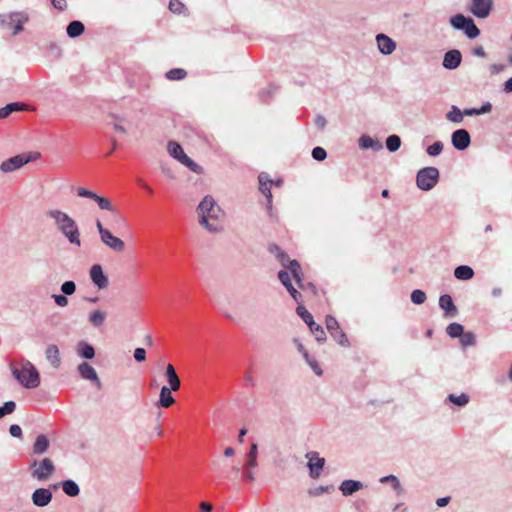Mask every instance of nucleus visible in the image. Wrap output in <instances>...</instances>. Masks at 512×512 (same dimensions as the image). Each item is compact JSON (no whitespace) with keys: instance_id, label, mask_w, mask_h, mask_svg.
Returning <instances> with one entry per match:
<instances>
[{"instance_id":"obj_1","label":"nucleus","mask_w":512,"mask_h":512,"mask_svg":"<svg viewBox=\"0 0 512 512\" xmlns=\"http://www.w3.org/2000/svg\"><path fill=\"white\" fill-rule=\"evenodd\" d=\"M46 215L55 221L59 231L68 239V241L76 246H81L80 232L74 219L67 213L60 210H49Z\"/></svg>"},{"instance_id":"obj_2","label":"nucleus","mask_w":512,"mask_h":512,"mask_svg":"<svg viewBox=\"0 0 512 512\" xmlns=\"http://www.w3.org/2000/svg\"><path fill=\"white\" fill-rule=\"evenodd\" d=\"M200 224L210 231L218 230V220L223 216L212 197H205L198 206Z\"/></svg>"},{"instance_id":"obj_3","label":"nucleus","mask_w":512,"mask_h":512,"mask_svg":"<svg viewBox=\"0 0 512 512\" xmlns=\"http://www.w3.org/2000/svg\"><path fill=\"white\" fill-rule=\"evenodd\" d=\"M15 379L25 388H36L40 384V376L34 365L26 359L19 362V368L11 366Z\"/></svg>"},{"instance_id":"obj_4","label":"nucleus","mask_w":512,"mask_h":512,"mask_svg":"<svg viewBox=\"0 0 512 512\" xmlns=\"http://www.w3.org/2000/svg\"><path fill=\"white\" fill-rule=\"evenodd\" d=\"M439 180V171L435 167H425L418 171L416 184L423 191L431 190Z\"/></svg>"},{"instance_id":"obj_5","label":"nucleus","mask_w":512,"mask_h":512,"mask_svg":"<svg viewBox=\"0 0 512 512\" xmlns=\"http://www.w3.org/2000/svg\"><path fill=\"white\" fill-rule=\"evenodd\" d=\"M31 475L39 481L48 480L55 471V466L50 458H44L40 462L34 460L31 465Z\"/></svg>"},{"instance_id":"obj_6","label":"nucleus","mask_w":512,"mask_h":512,"mask_svg":"<svg viewBox=\"0 0 512 512\" xmlns=\"http://www.w3.org/2000/svg\"><path fill=\"white\" fill-rule=\"evenodd\" d=\"M168 153L178 160L183 165L187 166L190 170L196 173H200L202 168L190 159L184 152L181 145L175 141H169L167 145Z\"/></svg>"},{"instance_id":"obj_7","label":"nucleus","mask_w":512,"mask_h":512,"mask_svg":"<svg viewBox=\"0 0 512 512\" xmlns=\"http://www.w3.org/2000/svg\"><path fill=\"white\" fill-rule=\"evenodd\" d=\"M96 227L100 234L101 241L111 250L118 253H121L125 250L124 241L114 236L108 229H105L100 220L96 221Z\"/></svg>"},{"instance_id":"obj_8","label":"nucleus","mask_w":512,"mask_h":512,"mask_svg":"<svg viewBox=\"0 0 512 512\" xmlns=\"http://www.w3.org/2000/svg\"><path fill=\"white\" fill-rule=\"evenodd\" d=\"M450 23L455 29L464 30L465 34L470 39H474L480 34V30L477 28L474 21L471 18H466L462 14H457L452 17Z\"/></svg>"},{"instance_id":"obj_9","label":"nucleus","mask_w":512,"mask_h":512,"mask_svg":"<svg viewBox=\"0 0 512 512\" xmlns=\"http://www.w3.org/2000/svg\"><path fill=\"white\" fill-rule=\"evenodd\" d=\"M326 328L330 335L334 338L337 343L343 347L349 346V340L346 334L341 330L340 325L336 318L331 315H327L325 319Z\"/></svg>"},{"instance_id":"obj_10","label":"nucleus","mask_w":512,"mask_h":512,"mask_svg":"<svg viewBox=\"0 0 512 512\" xmlns=\"http://www.w3.org/2000/svg\"><path fill=\"white\" fill-rule=\"evenodd\" d=\"M33 159L31 153L19 154L2 162L0 169L4 173L13 172Z\"/></svg>"},{"instance_id":"obj_11","label":"nucleus","mask_w":512,"mask_h":512,"mask_svg":"<svg viewBox=\"0 0 512 512\" xmlns=\"http://www.w3.org/2000/svg\"><path fill=\"white\" fill-rule=\"evenodd\" d=\"M77 195L79 197H84V198H89V199L94 200L98 204V206L101 210H107L110 212L116 211L115 207L112 205L110 199H108L106 197L99 196L96 193H94L93 191L87 190L83 187H79L77 189Z\"/></svg>"},{"instance_id":"obj_12","label":"nucleus","mask_w":512,"mask_h":512,"mask_svg":"<svg viewBox=\"0 0 512 512\" xmlns=\"http://www.w3.org/2000/svg\"><path fill=\"white\" fill-rule=\"evenodd\" d=\"M492 0H472L470 12L478 18H486L492 9Z\"/></svg>"},{"instance_id":"obj_13","label":"nucleus","mask_w":512,"mask_h":512,"mask_svg":"<svg viewBox=\"0 0 512 512\" xmlns=\"http://www.w3.org/2000/svg\"><path fill=\"white\" fill-rule=\"evenodd\" d=\"M306 458L308 459L310 476L312 478H318L320 476L321 470L324 467L325 459L319 457V454L315 451L308 452L306 454Z\"/></svg>"},{"instance_id":"obj_14","label":"nucleus","mask_w":512,"mask_h":512,"mask_svg":"<svg viewBox=\"0 0 512 512\" xmlns=\"http://www.w3.org/2000/svg\"><path fill=\"white\" fill-rule=\"evenodd\" d=\"M90 278L99 289H104L109 284V280L107 276L103 273V269L99 264H94L91 267Z\"/></svg>"},{"instance_id":"obj_15","label":"nucleus","mask_w":512,"mask_h":512,"mask_svg":"<svg viewBox=\"0 0 512 512\" xmlns=\"http://www.w3.org/2000/svg\"><path fill=\"white\" fill-rule=\"evenodd\" d=\"M471 142L470 135L465 129H459L452 134V144L457 150L466 149Z\"/></svg>"},{"instance_id":"obj_16","label":"nucleus","mask_w":512,"mask_h":512,"mask_svg":"<svg viewBox=\"0 0 512 512\" xmlns=\"http://www.w3.org/2000/svg\"><path fill=\"white\" fill-rule=\"evenodd\" d=\"M52 500V493L48 489L38 488L32 494V501L38 507L48 505Z\"/></svg>"},{"instance_id":"obj_17","label":"nucleus","mask_w":512,"mask_h":512,"mask_svg":"<svg viewBox=\"0 0 512 512\" xmlns=\"http://www.w3.org/2000/svg\"><path fill=\"white\" fill-rule=\"evenodd\" d=\"M461 60L462 55L460 51L453 49L445 53L442 64L446 69H455L460 65Z\"/></svg>"},{"instance_id":"obj_18","label":"nucleus","mask_w":512,"mask_h":512,"mask_svg":"<svg viewBox=\"0 0 512 512\" xmlns=\"http://www.w3.org/2000/svg\"><path fill=\"white\" fill-rule=\"evenodd\" d=\"M78 372L82 378L93 381L98 387H101V381L95 371V369L88 363L83 362L78 366Z\"/></svg>"},{"instance_id":"obj_19","label":"nucleus","mask_w":512,"mask_h":512,"mask_svg":"<svg viewBox=\"0 0 512 512\" xmlns=\"http://www.w3.org/2000/svg\"><path fill=\"white\" fill-rule=\"evenodd\" d=\"M165 376L169 384V386H167L168 389H171L172 391H178L181 386V381L172 364H168L166 366Z\"/></svg>"},{"instance_id":"obj_20","label":"nucleus","mask_w":512,"mask_h":512,"mask_svg":"<svg viewBox=\"0 0 512 512\" xmlns=\"http://www.w3.org/2000/svg\"><path fill=\"white\" fill-rule=\"evenodd\" d=\"M439 306L445 311L446 317H453L457 314V308L453 303L452 297L448 294L440 296Z\"/></svg>"},{"instance_id":"obj_21","label":"nucleus","mask_w":512,"mask_h":512,"mask_svg":"<svg viewBox=\"0 0 512 512\" xmlns=\"http://www.w3.org/2000/svg\"><path fill=\"white\" fill-rule=\"evenodd\" d=\"M377 44L381 53L391 54L395 49V42L384 34L377 35Z\"/></svg>"},{"instance_id":"obj_22","label":"nucleus","mask_w":512,"mask_h":512,"mask_svg":"<svg viewBox=\"0 0 512 512\" xmlns=\"http://www.w3.org/2000/svg\"><path fill=\"white\" fill-rule=\"evenodd\" d=\"M46 359L54 368H59L61 365V357L59 349L56 345L50 344L45 351Z\"/></svg>"},{"instance_id":"obj_23","label":"nucleus","mask_w":512,"mask_h":512,"mask_svg":"<svg viewBox=\"0 0 512 512\" xmlns=\"http://www.w3.org/2000/svg\"><path fill=\"white\" fill-rule=\"evenodd\" d=\"M363 488V484L356 480H345L341 483L339 489L344 496H349Z\"/></svg>"},{"instance_id":"obj_24","label":"nucleus","mask_w":512,"mask_h":512,"mask_svg":"<svg viewBox=\"0 0 512 512\" xmlns=\"http://www.w3.org/2000/svg\"><path fill=\"white\" fill-rule=\"evenodd\" d=\"M27 109H28V106L24 103H18V102L9 103L5 107L0 108V119L6 118L13 112L25 111Z\"/></svg>"},{"instance_id":"obj_25","label":"nucleus","mask_w":512,"mask_h":512,"mask_svg":"<svg viewBox=\"0 0 512 512\" xmlns=\"http://www.w3.org/2000/svg\"><path fill=\"white\" fill-rule=\"evenodd\" d=\"M159 406L163 408H169L175 403V399L172 396V390L168 389L167 386H163L159 395Z\"/></svg>"},{"instance_id":"obj_26","label":"nucleus","mask_w":512,"mask_h":512,"mask_svg":"<svg viewBox=\"0 0 512 512\" xmlns=\"http://www.w3.org/2000/svg\"><path fill=\"white\" fill-rule=\"evenodd\" d=\"M49 444L50 442L46 435H38L33 445V453L38 455L45 453L49 448Z\"/></svg>"},{"instance_id":"obj_27","label":"nucleus","mask_w":512,"mask_h":512,"mask_svg":"<svg viewBox=\"0 0 512 512\" xmlns=\"http://www.w3.org/2000/svg\"><path fill=\"white\" fill-rule=\"evenodd\" d=\"M285 267L290 270L296 283L301 287L303 274L299 262L297 260L288 259L287 265Z\"/></svg>"},{"instance_id":"obj_28","label":"nucleus","mask_w":512,"mask_h":512,"mask_svg":"<svg viewBox=\"0 0 512 512\" xmlns=\"http://www.w3.org/2000/svg\"><path fill=\"white\" fill-rule=\"evenodd\" d=\"M454 276L459 280H470L474 276V271L470 266L461 265L454 270Z\"/></svg>"},{"instance_id":"obj_29","label":"nucleus","mask_w":512,"mask_h":512,"mask_svg":"<svg viewBox=\"0 0 512 512\" xmlns=\"http://www.w3.org/2000/svg\"><path fill=\"white\" fill-rule=\"evenodd\" d=\"M268 251L276 257V259L283 265L286 266L288 262V255L276 244H270Z\"/></svg>"},{"instance_id":"obj_30","label":"nucleus","mask_w":512,"mask_h":512,"mask_svg":"<svg viewBox=\"0 0 512 512\" xmlns=\"http://www.w3.org/2000/svg\"><path fill=\"white\" fill-rule=\"evenodd\" d=\"M259 183H260V191L267 198L268 203L272 201V193H271V181L267 179V176L260 174L259 175Z\"/></svg>"},{"instance_id":"obj_31","label":"nucleus","mask_w":512,"mask_h":512,"mask_svg":"<svg viewBox=\"0 0 512 512\" xmlns=\"http://www.w3.org/2000/svg\"><path fill=\"white\" fill-rule=\"evenodd\" d=\"M84 29L85 27L82 22L72 21L67 26V34L69 35V37L75 38L83 34Z\"/></svg>"},{"instance_id":"obj_32","label":"nucleus","mask_w":512,"mask_h":512,"mask_svg":"<svg viewBox=\"0 0 512 512\" xmlns=\"http://www.w3.org/2000/svg\"><path fill=\"white\" fill-rule=\"evenodd\" d=\"M78 353L85 359H92L95 356L94 348L85 342H80L78 344Z\"/></svg>"},{"instance_id":"obj_33","label":"nucleus","mask_w":512,"mask_h":512,"mask_svg":"<svg viewBox=\"0 0 512 512\" xmlns=\"http://www.w3.org/2000/svg\"><path fill=\"white\" fill-rule=\"evenodd\" d=\"M63 491L71 497L77 496L80 492L78 485L72 480H65L62 482Z\"/></svg>"},{"instance_id":"obj_34","label":"nucleus","mask_w":512,"mask_h":512,"mask_svg":"<svg viewBox=\"0 0 512 512\" xmlns=\"http://www.w3.org/2000/svg\"><path fill=\"white\" fill-rule=\"evenodd\" d=\"M106 319V313L100 310H95L89 315L90 323L95 326H101Z\"/></svg>"},{"instance_id":"obj_35","label":"nucleus","mask_w":512,"mask_h":512,"mask_svg":"<svg viewBox=\"0 0 512 512\" xmlns=\"http://www.w3.org/2000/svg\"><path fill=\"white\" fill-rule=\"evenodd\" d=\"M308 327L318 342H323L326 340V334L321 325L315 323L314 321L313 324L308 325Z\"/></svg>"},{"instance_id":"obj_36","label":"nucleus","mask_w":512,"mask_h":512,"mask_svg":"<svg viewBox=\"0 0 512 512\" xmlns=\"http://www.w3.org/2000/svg\"><path fill=\"white\" fill-rule=\"evenodd\" d=\"M463 115L460 109L456 106H452L451 110L447 113V119L453 123H461L463 121Z\"/></svg>"},{"instance_id":"obj_37","label":"nucleus","mask_w":512,"mask_h":512,"mask_svg":"<svg viewBox=\"0 0 512 512\" xmlns=\"http://www.w3.org/2000/svg\"><path fill=\"white\" fill-rule=\"evenodd\" d=\"M401 139L397 135H391L386 139V147L389 151L395 152L400 148Z\"/></svg>"},{"instance_id":"obj_38","label":"nucleus","mask_w":512,"mask_h":512,"mask_svg":"<svg viewBox=\"0 0 512 512\" xmlns=\"http://www.w3.org/2000/svg\"><path fill=\"white\" fill-rule=\"evenodd\" d=\"M447 334L452 337H460L463 334V326L459 323H451L446 328Z\"/></svg>"},{"instance_id":"obj_39","label":"nucleus","mask_w":512,"mask_h":512,"mask_svg":"<svg viewBox=\"0 0 512 512\" xmlns=\"http://www.w3.org/2000/svg\"><path fill=\"white\" fill-rule=\"evenodd\" d=\"M187 72L182 68H174L166 73V77L169 80H182L186 77Z\"/></svg>"},{"instance_id":"obj_40","label":"nucleus","mask_w":512,"mask_h":512,"mask_svg":"<svg viewBox=\"0 0 512 512\" xmlns=\"http://www.w3.org/2000/svg\"><path fill=\"white\" fill-rule=\"evenodd\" d=\"M296 312L307 325L313 324V316L304 306L299 305L296 308Z\"/></svg>"},{"instance_id":"obj_41","label":"nucleus","mask_w":512,"mask_h":512,"mask_svg":"<svg viewBox=\"0 0 512 512\" xmlns=\"http://www.w3.org/2000/svg\"><path fill=\"white\" fill-rule=\"evenodd\" d=\"M359 144H360V147L363 149L381 147V145H379L371 137H368V136H362L359 140Z\"/></svg>"},{"instance_id":"obj_42","label":"nucleus","mask_w":512,"mask_h":512,"mask_svg":"<svg viewBox=\"0 0 512 512\" xmlns=\"http://www.w3.org/2000/svg\"><path fill=\"white\" fill-rule=\"evenodd\" d=\"M411 301L414 304L420 305L426 301V294L420 289H416L411 293Z\"/></svg>"},{"instance_id":"obj_43","label":"nucleus","mask_w":512,"mask_h":512,"mask_svg":"<svg viewBox=\"0 0 512 512\" xmlns=\"http://www.w3.org/2000/svg\"><path fill=\"white\" fill-rule=\"evenodd\" d=\"M448 398L453 404L458 406H464L469 402V397L464 393L459 396L450 394Z\"/></svg>"},{"instance_id":"obj_44","label":"nucleus","mask_w":512,"mask_h":512,"mask_svg":"<svg viewBox=\"0 0 512 512\" xmlns=\"http://www.w3.org/2000/svg\"><path fill=\"white\" fill-rule=\"evenodd\" d=\"M169 10L175 14H181L185 10L184 4L179 0H170Z\"/></svg>"},{"instance_id":"obj_45","label":"nucleus","mask_w":512,"mask_h":512,"mask_svg":"<svg viewBox=\"0 0 512 512\" xmlns=\"http://www.w3.org/2000/svg\"><path fill=\"white\" fill-rule=\"evenodd\" d=\"M460 337V342L464 347L472 346L475 344V335L472 332H463Z\"/></svg>"},{"instance_id":"obj_46","label":"nucleus","mask_w":512,"mask_h":512,"mask_svg":"<svg viewBox=\"0 0 512 512\" xmlns=\"http://www.w3.org/2000/svg\"><path fill=\"white\" fill-rule=\"evenodd\" d=\"M16 408V404L13 401L6 402L2 407H0V418L4 417L7 414H11L14 412Z\"/></svg>"},{"instance_id":"obj_47","label":"nucleus","mask_w":512,"mask_h":512,"mask_svg":"<svg viewBox=\"0 0 512 512\" xmlns=\"http://www.w3.org/2000/svg\"><path fill=\"white\" fill-rule=\"evenodd\" d=\"M256 456H257V444L254 443L251 445L250 451L248 453V460H247L248 466H251V467L256 466V464H257Z\"/></svg>"},{"instance_id":"obj_48","label":"nucleus","mask_w":512,"mask_h":512,"mask_svg":"<svg viewBox=\"0 0 512 512\" xmlns=\"http://www.w3.org/2000/svg\"><path fill=\"white\" fill-rule=\"evenodd\" d=\"M443 144L439 141L433 143L432 145L428 146L427 153L430 156H437L442 152Z\"/></svg>"},{"instance_id":"obj_49","label":"nucleus","mask_w":512,"mask_h":512,"mask_svg":"<svg viewBox=\"0 0 512 512\" xmlns=\"http://www.w3.org/2000/svg\"><path fill=\"white\" fill-rule=\"evenodd\" d=\"M380 482L382 483H386V482H389V483H392L393 487L395 490H400L401 489V484H400V481L398 480V478L394 475H388V476H384L380 479Z\"/></svg>"},{"instance_id":"obj_50","label":"nucleus","mask_w":512,"mask_h":512,"mask_svg":"<svg viewBox=\"0 0 512 512\" xmlns=\"http://www.w3.org/2000/svg\"><path fill=\"white\" fill-rule=\"evenodd\" d=\"M76 290V285L73 281H66L61 285V291L65 295H72Z\"/></svg>"},{"instance_id":"obj_51","label":"nucleus","mask_w":512,"mask_h":512,"mask_svg":"<svg viewBox=\"0 0 512 512\" xmlns=\"http://www.w3.org/2000/svg\"><path fill=\"white\" fill-rule=\"evenodd\" d=\"M278 278H279L280 282L284 285L285 288L292 284L290 275L285 270H280L278 272Z\"/></svg>"},{"instance_id":"obj_52","label":"nucleus","mask_w":512,"mask_h":512,"mask_svg":"<svg viewBox=\"0 0 512 512\" xmlns=\"http://www.w3.org/2000/svg\"><path fill=\"white\" fill-rule=\"evenodd\" d=\"M312 156L315 160L322 161L326 158L327 153L322 147H315L312 150Z\"/></svg>"},{"instance_id":"obj_53","label":"nucleus","mask_w":512,"mask_h":512,"mask_svg":"<svg viewBox=\"0 0 512 512\" xmlns=\"http://www.w3.org/2000/svg\"><path fill=\"white\" fill-rule=\"evenodd\" d=\"M304 357L306 358L308 364L311 366V368L313 369V371L317 374V375H322V370L320 368V366L318 365V363L313 360V359H310L309 355L307 352H304Z\"/></svg>"},{"instance_id":"obj_54","label":"nucleus","mask_w":512,"mask_h":512,"mask_svg":"<svg viewBox=\"0 0 512 512\" xmlns=\"http://www.w3.org/2000/svg\"><path fill=\"white\" fill-rule=\"evenodd\" d=\"M332 489V487H328V486H319V487H316L314 489H310L308 491L309 495L311 496H319L323 493H326V492H329L330 490Z\"/></svg>"},{"instance_id":"obj_55","label":"nucleus","mask_w":512,"mask_h":512,"mask_svg":"<svg viewBox=\"0 0 512 512\" xmlns=\"http://www.w3.org/2000/svg\"><path fill=\"white\" fill-rule=\"evenodd\" d=\"M52 298L54 299L55 303L60 307H65L68 305V299L65 295H52Z\"/></svg>"},{"instance_id":"obj_56","label":"nucleus","mask_w":512,"mask_h":512,"mask_svg":"<svg viewBox=\"0 0 512 512\" xmlns=\"http://www.w3.org/2000/svg\"><path fill=\"white\" fill-rule=\"evenodd\" d=\"M134 358L137 362H143L146 359V351L143 348H136L134 350Z\"/></svg>"},{"instance_id":"obj_57","label":"nucleus","mask_w":512,"mask_h":512,"mask_svg":"<svg viewBox=\"0 0 512 512\" xmlns=\"http://www.w3.org/2000/svg\"><path fill=\"white\" fill-rule=\"evenodd\" d=\"M286 289L296 302L299 303L302 300V295L293 287L292 284L286 287Z\"/></svg>"},{"instance_id":"obj_58","label":"nucleus","mask_w":512,"mask_h":512,"mask_svg":"<svg viewBox=\"0 0 512 512\" xmlns=\"http://www.w3.org/2000/svg\"><path fill=\"white\" fill-rule=\"evenodd\" d=\"M9 432H10L11 436H13V437H16V438L22 437V429L17 424L11 425L9 428Z\"/></svg>"},{"instance_id":"obj_59","label":"nucleus","mask_w":512,"mask_h":512,"mask_svg":"<svg viewBox=\"0 0 512 512\" xmlns=\"http://www.w3.org/2000/svg\"><path fill=\"white\" fill-rule=\"evenodd\" d=\"M53 7L59 11H64L67 7L66 0H51Z\"/></svg>"},{"instance_id":"obj_60","label":"nucleus","mask_w":512,"mask_h":512,"mask_svg":"<svg viewBox=\"0 0 512 512\" xmlns=\"http://www.w3.org/2000/svg\"><path fill=\"white\" fill-rule=\"evenodd\" d=\"M199 507V512H211L213 509L212 505L208 502H201Z\"/></svg>"},{"instance_id":"obj_61","label":"nucleus","mask_w":512,"mask_h":512,"mask_svg":"<svg viewBox=\"0 0 512 512\" xmlns=\"http://www.w3.org/2000/svg\"><path fill=\"white\" fill-rule=\"evenodd\" d=\"M473 54L475 56H478V57H485L486 56L485 50H484V48L482 46L475 47L473 49Z\"/></svg>"},{"instance_id":"obj_62","label":"nucleus","mask_w":512,"mask_h":512,"mask_svg":"<svg viewBox=\"0 0 512 512\" xmlns=\"http://www.w3.org/2000/svg\"><path fill=\"white\" fill-rule=\"evenodd\" d=\"M449 501H450V497H442V498L437 499L436 504L439 507H444L449 503Z\"/></svg>"},{"instance_id":"obj_63","label":"nucleus","mask_w":512,"mask_h":512,"mask_svg":"<svg viewBox=\"0 0 512 512\" xmlns=\"http://www.w3.org/2000/svg\"><path fill=\"white\" fill-rule=\"evenodd\" d=\"M492 109V105L490 103H485L480 109L479 113L484 114L490 112Z\"/></svg>"},{"instance_id":"obj_64","label":"nucleus","mask_w":512,"mask_h":512,"mask_svg":"<svg viewBox=\"0 0 512 512\" xmlns=\"http://www.w3.org/2000/svg\"><path fill=\"white\" fill-rule=\"evenodd\" d=\"M504 89L506 92H512V77L505 82Z\"/></svg>"}]
</instances>
